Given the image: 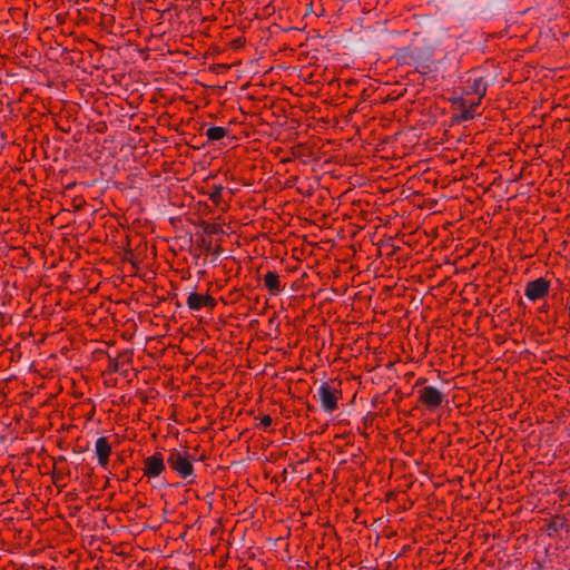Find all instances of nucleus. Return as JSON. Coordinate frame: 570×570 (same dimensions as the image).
Masks as SVG:
<instances>
[{"label": "nucleus", "mask_w": 570, "mask_h": 570, "mask_svg": "<svg viewBox=\"0 0 570 570\" xmlns=\"http://www.w3.org/2000/svg\"><path fill=\"white\" fill-rule=\"evenodd\" d=\"M203 246L205 247L206 252H209L212 248L210 242H207L206 239H203Z\"/></svg>", "instance_id": "obj_16"}, {"label": "nucleus", "mask_w": 570, "mask_h": 570, "mask_svg": "<svg viewBox=\"0 0 570 570\" xmlns=\"http://www.w3.org/2000/svg\"><path fill=\"white\" fill-rule=\"evenodd\" d=\"M475 91H479V82L475 81Z\"/></svg>", "instance_id": "obj_18"}, {"label": "nucleus", "mask_w": 570, "mask_h": 570, "mask_svg": "<svg viewBox=\"0 0 570 570\" xmlns=\"http://www.w3.org/2000/svg\"><path fill=\"white\" fill-rule=\"evenodd\" d=\"M111 370H112V371H115V372H116V371H118V363H117V362H115V363L111 365Z\"/></svg>", "instance_id": "obj_17"}, {"label": "nucleus", "mask_w": 570, "mask_h": 570, "mask_svg": "<svg viewBox=\"0 0 570 570\" xmlns=\"http://www.w3.org/2000/svg\"><path fill=\"white\" fill-rule=\"evenodd\" d=\"M228 130L223 127H209L206 130V136L209 140L216 141L223 139L225 136H227Z\"/></svg>", "instance_id": "obj_8"}, {"label": "nucleus", "mask_w": 570, "mask_h": 570, "mask_svg": "<svg viewBox=\"0 0 570 570\" xmlns=\"http://www.w3.org/2000/svg\"><path fill=\"white\" fill-rule=\"evenodd\" d=\"M95 450L98 458V463L101 466H106L108 464V458L111 452V448L105 436L97 439L95 443Z\"/></svg>", "instance_id": "obj_6"}, {"label": "nucleus", "mask_w": 570, "mask_h": 570, "mask_svg": "<svg viewBox=\"0 0 570 570\" xmlns=\"http://www.w3.org/2000/svg\"><path fill=\"white\" fill-rule=\"evenodd\" d=\"M214 254H215L216 256H218V255H219V248L215 249Z\"/></svg>", "instance_id": "obj_19"}, {"label": "nucleus", "mask_w": 570, "mask_h": 570, "mask_svg": "<svg viewBox=\"0 0 570 570\" xmlns=\"http://www.w3.org/2000/svg\"><path fill=\"white\" fill-rule=\"evenodd\" d=\"M272 424V417L269 415H264L262 419H261V425H263L264 428H267Z\"/></svg>", "instance_id": "obj_14"}, {"label": "nucleus", "mask_w": 570, "mask_h": 570, "mask_svg": "<svg viewBox=\"0 0 570 570\" xmlns=\"http://www.w3.org/2000/svg\"><path fill=\"white\" fill-rule=\"evenodd\" d=\"M548 291L549 282L540 277L527 284L524 295L530 301H535L543 297Z\"/></svg>", "instance_id": "obj_4"}, {"label": "nucleus", "mask_w": 570, "mask_h": 570, "mask_svg": "<svg viewBox=\"0 0 570 570\" xmlns=\"http://www.w3.org/2000/svg\"><path fill=\"white\" fill-rule=\"evenodd\" d=\"M187 305L190 309L198 311L203 306V296L197 293H190L187 298Z\"/></svg>", "instance_id": "obj_9"}, {"label": "nucleus", "mask_w": 570, "mask_h": 570, "mask_svg": "<svg viewBox=\"0 0 570 570\" xmlns=\"http://www.w3.org/2000/svg\"><path fill=\"white\" fill-rule=\"evenodd\" d=\"M419 394L420 401L429 409L440 406L445 399V395L434 386H425L419 391Z\"/></svg>", "instance_id": "obj_3"}, {"label": "nucleus", "mask_w": 570, "mask_h": 570, "mask_svg": "<svg viewBox=\"0 0 570 570\" xmlns=\"http://www.w3.org/2000/svg\"><path fill=\"white\" fill-rule=\"evenodd\" d=\"M563 527H564V521H560V522L553 521V522L549 525V529H550V530H553V531H558V530L562 529Z\"/></svg>", "instance_id": "obj_13"}, {"label": "nucleus", "mask_w": 570, "mask_h": 570, "mask_svg": "<svg viewBox=\"0 0 570 570\" xmlns=\"http://www.w3.org/2000/svg\"><path fill=\"white\" fill-rule=\"evenodd\" d=\"M471 118H473V112H472V110H471V109H464V110L462 111V119H464V120H469V119H471Z\"/></svg>", "instance_id": "obj_15"}, {"label": "nucleus", "mask_w": 570, "mask_h": 570, "mask_svg": "<svg viewBox=\"0 0 570 570\" xmlns=\"http://www.w3.org/2000/svg\"><path fill=\"white\" fill-rule=\"evenodd\" d=\"M340 392L330 386L326 382L322 383L317 389V395L321 402V407L326 413H332L337 409V400Z\"/></svg>", "instance_id": "obj_2"}, {"label": "nucleus", "mask_w": 570, "mask_h": 570, "mask_svg": "<svg viewBox=\"0 0 570 570\" xmlns=\"http://www.w3.org/2000/svg\"><path fill=\"white\" fill-rule=\"evenodd\" d=\"M265 286L273 293L277 294L281 291V283L278 281V275L274 272H268L264 276Z\"/></svg>", "instance_id": "obj_7"}, {"label": "nucleus", "mask_w": 570, "mask_h": 570, "mask_svg": "<svg viewBox=\"0 0 570 570\" xmlns=\"http://www.w3.org/2000/svg\"><path fill=\"white\" fill-rule=\"evenodd\" d=\"M193 456L178 450H171L167 459L169 466L181 478L187 479L193 475Z\"/></svg>", "instance_id": "obj_1"}, {"label": "nucleus", "mask_w": 570, "mask_h": 570, "mask_svg": "<svg viewBox=\"0 0 570 570\" xmlns=\"http://www.w3.org/2000/svg\"><path fill=\"white\" fill-rule=\"evenodd\" d=\"M165 470L164 459L160 453H155L145 460V474L150 478H157Z\"/></svg>", "instance_id": "obj_5"}, {"label": "nucleus", "mask_w": 570, "mask_h": 570, "mask_svg": "<svg viewBox=\"0 0 570 570\" xmlns=\"http://www.w3.org/2000/svg\"><path fill=\"white\" fill-rule=\"evenodd\" d=\"M203 228H204V232L207 233V234H216L219 230L217 225L208 224V223H205Z\"/></svg>", "instance_id": "obj_11"}, {"label": "nucleus", "mask_w": 570, "mask_h": 570, "mask_svg": "<svg viewBox=\"0 0 570 570\" xmlns=\"http://www.w3.org/2000/svg\"><path fill=\"white\" fill-rule=\"evenodd\" d=\"M222 191H223V187L220 185L215 186L214 189L212 190V193L209 194V198L213 202L218 203L220 199V196H222Z\"/></svg>", "instance_id": "obj_10"}, {"label": "nucleus", "mask_w": 570, "mask_h": 570, "mask_svg": "<svg viewBox=\"0 0 570 570\" xmlns=\"http://www.w3.org/2000/svg\"><path fill=\"white\" fill-rule=\"evenodd\" d=\"M209 306V307H214L216 305V302L213 297L210 296H203V306Z\"/></svg>", "instance_id": "obj_12"}]
</instances>
